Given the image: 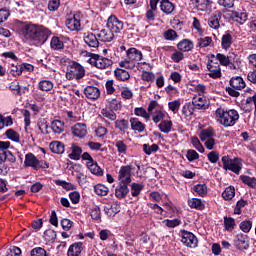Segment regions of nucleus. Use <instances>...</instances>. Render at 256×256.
<instances>
[{
  "instance_id": "nucleus-1",
  "label": "nucleus",
  "mask_w": 256,
  "mask_h": 256,
  "mask_svg": "<svg viewBox=\"0 0 256 256\" xmlns=\"http://www.w3.org/2000/svg\"><path fill=\"white\" fill-rule=\"evenodd\" d=\"M21 33L27 41H30L32 45L39 47L47 43V39L51 36V30L45 26H39L36 24H24L21 27Z\"/></svg>"
},
{
  "instance_id": "nucleus-2",
  "label": "nucleus",
  "mask_w": 256,
  "mask_h": 256,
  "mask_svg": "<svg viewBox=\"0 0 256 256\" xmlns=\"http://www.w3.org/2000/svg\"><path fill=\"white\" fill-rule=\"evenodd\" d=\"M216 119L223 127H233L239 121V112L235 109L225 110L218 108L216 110Z\"/></svg>"
},
{
  "instance_id": "nucleus-3",
  "label": "nucleus",
  "mask_w": 256,
  "mask_h": 256,
  "mask_svg": "<svg viewBox=\"0 0 256 256\" xmlns=\"http://www.w3.org/2000/svg\"><path fill=\"white\" fill-rule=\"evenodd\" d=\"M143 59V53L141 50H137V48H129L126 51V59L119 63L120 67H124L125 69H135V65L137 62Z\"/></svg>"
},
{
  "instance_id": "nucleus-4",
  "label": "nucleus",
  "mask_w": 256,
  "mask_h": 256,
  "mask_svg": "<svg viewBox=\"0 0 256 256\" xmlns=\"http://www.w3.org/2000/svg\"><path fill=\"white\" fill-rule=\"evenodd\" d=\"M131 171H136V175H139V171H141V165L137 161L130 163L125 166H121L118 172V181L119 183H126L129 185L131 183Z\"/></svg>"
},
{
  "instance_id": "nucleus-5",
  "label": "nucleus",
  "mask_w": 256,
  "mask_h": 256,
  "mask_svg": "<svg viewBox=\"0 0 256 256\" xmlns=\"http://www.w3.org/2000/svg\"><path fill=\"white\" fill-rule=\"evenodd\" d=\"M222 163L225 171H232L235 175H239V173H241V169H243V164L239 158L230 159L229 156H223Z\"/></svg>"
},
{
  "instance_id": "nucleus-6",
  "label": "nucleus",
  "mask_w": 256,
  "mask_h": 256,
  "mask_svg": "<svg viewBox=\"0 0 256 256\" xmlns=\"http://www.w3.org/2000/svg\"><path fill=\"white\" fill-rule=\"evenodd\" d=\"M88 63L97 69H108V67L113 65V60L105 58L99 54H91L90 58L88 59Z\"/></svg>"
},
{
  "instance_id": "nucleus-7",
  "label": "nucleus",
  "mask_w": 256,
  "mask_h": 256,
  "mask_svg": "<svg viewBox=\"0 0 256 256\" xmlns=\"http://www.w3.org/2000/svg\"><path fill=\"white\" fill-rule=\"evenodd\" d=\"M216 61H219L220 65L224 67H229L231 71H237L241 68V61H231V56L229 57L221 53L216 54Z\"/></svg>"
},
{
  "instance_id": "nucleus-8",
  "label": "nucleus",
  "mask_w": 256,
  "mask_h": 256,
  "mask_svg": "<svg viewBox=\"0 0 256 256\" xmlns=\"http://www.w3.org/2000/svg\"><path fill=\"white\" fill-rule=\"evenodd\" d=\"M66 77L68 79H76L79 81V79L85 77V68L77 62H73L70 66V71L66 73Z\"/></svg>"
},
{
  "instance_id": "nucleus-9",
  "label": "nucleus",
  "mask_w": 256,
  "mask_h": 256,
  "mask_svg": "<svg viewBox=\"0 0 256 256\" xmlns=\"http://www.w3.org/2000/svg\"><path fill=\"white\" fill-rule=\"evenodd\" d=\"M180 233L183 245H186V247H190L191 249H195V247H197L198 240L195 234L187 230H181Z\"/></svg>"
},
{
  "instance_id": "nucleus-10",
  "label": "nucleus",
  "mask_w": 256,
  "mask_h": 256,
  "mask_svg": "<svg viewBox=\"0 0 256 256\" xmlns=\"http://www.w3.org/2000/svg\"><path fill=\"white\" fill-rule=\"evenodd\" d=\"M107 29H110L112 31V33H121V31H123V21L119 20V18H117V16L115 15H111L108 20H107V24H106Z\"/></svg>"
},
{
  "instance_id": "nucleus-11",
  "label": "nucleus",
  "mask_w": 256,
  "mask_h": 256,
  "mask_svg": "<svg viewBox=\"0 0 256 256\" xmlns=\"http://www.w3.org/2000/svg\"><path fill=\"white\" fill-rule=\"evenodd\" d=\"M234 245L239 251L249 249V236L247 234L238 233L234 237Z\"/></svg>"
},
{
  "instance_id": "nucleus-12",
  "label": "nucleus",
  "mask_w": 256,
  "mask_h": 256,
  "mask_svg": "<svg viewBox=\"0 0 256 256\" xmlns=\"http://www.w3.org/2000/svg\"><path fill=\"white\" fill-rule=\"evenodd\" d=\"M207 69L209 71L208 75L212 77V79H219V77H221V65H219L218 62L208 60Z\"/></svg>"
},
{
  "instance_id": "nucleus-13",
  "label": "nucleus",
  "mask_w": 256,
  "mask_h": 256,
  "mask_svg": "<svg viewBox=\"0 0 256 256\" xmlns=\"http://www.w3.org/2000/svg\"><path fill=\"white\" fill-rule=\"evenodd\" d=\"M163 51H173V53L170 56V59L173 61V63H181L185 59V54L181 51L175 49L173 46H164L162 47Z\"/></svg>"
},
{
  "instance_id": "nucleus-14",
  "label": "nucleus",
  "mask_w": 256,
  "mask_h": 256,
  "mask_svg": "<svg viewBox=\"0 0 256 256\" xmlns=\"http://www.w3.org/2000/svg\"><path fill=\"white\" fill-rule=\"evenodd\" d=\"M66 27L70 31H81V14H74L72 18L66 20Z\"/></svg>"
},
{
  "instance_id": "nucleus-15",
  "label": "nucleus",
  "mask_w": 256,
  "mask_h": 256,
  "mask_svg": "<svg viewBox=\"0 0 256 256\" xmlns=\"http://www.w3.org/2000/svg\"><path fill=\"white\" fill-rule=\"evenodd\" d=\"M71 131L74 137L84 139V137L87 136V125L83 123H77L72 127Z\"/></svg>"
},
{
  "instance_id": "nucleus-16",
  "label": "nucleus",
  "mask_w": 256,
  "mask_h": 256,
  "mask_svg": "<svg viewBox=\"0 0 256 256\" xmlns=\"http://www.w3.org/2000/svg\"><path fill=\"white\" fill-rule=\"evenodd\" d=\"M192 104H194L195 109L198 110L209 109V100H207V97L205 96H194Z\"/></svg>"
},
{
  "instance_id": "nucleus-17",
  "label": "nucleus",
  "mask_w": 256,
  "mask_h": 256,
  "mask_svg": "<svg viewBox=\"0 0 256 256\" xmlns=\"http://www.w3.org/2000/svg\"><path fill=\"white\" fill-rule=\"evenodd\" d=\"M97 37L99 41H102L103 43H111V41L115 39V34L108 28L100 30Z\"/></svg>"
},
{
  "instance_id": "nucleus-18",
  "label": "nucleus",
  "mask_w": 256,
  "mask_h": 256,
  "mask_svg": "<svg viewBox=\"0 0 256 256\" xmlns=\"http://www.w3.org/2000/svg\"><path fill=\"white\" fill-rule=\"evenodd\" d=\"M84 94L86 95L87 99L95 101L101 97V90L95 86H87L84 89Z\"/></svg>"
},
{
  "instance_id": "nucleus-19",
  "label": "nucleus",
  "mask_w": 256,
  "mask_h": 256,
  "mask_svg": "<svg viewBox=\"0 0 256 256\" xmlns=\"http://www.w3.org/2000/svg\"><path fill=\"white\" fill-rule=\"evenodd\" d=\"M39 160L33 153H27L25 155L24 167H31L34 171H37Z\"/></svg>"
},
{
  "instance_id": "nucleus-20",
  "label": "nucleus",
  "mask_w": 256,
  "mask_h": 256,
  "mask_svg": "<svg viewBox=\"0 0 256 256\" xmlns=\"http://www.w3.org/2000/svg\"><path fill=\"white\" fill-rule=\"evenodd\" d=\"M84 43L88 45V47H91L93 49H97L99 47V39H97V35L88 32L84 34Z\"/></svg>"
},
{
  "instance_id": "nucleus-21",
  "label": "nucleus",
  "mask_w": 256,
  "mask_h": 256,
  "mask_svg": "<svg viewBox=\"0 0 256 256\" xmlns=\"http://www.w3.org/2000/svg\"><path fill=\"white\" fill-rule=\"evenodd\" d=\"M223 14L221 12H215L209 19H208V26L210 29H219L221 27V17Z\"/></svg>"
},
{
  "instance_id": "nucleus-22",
  "label": "nucleus",
  "mask_w": 256,
  "mask_h": 256,
  "mask_svg": "<svg viewBox=\"0 0 256 256\" xmlns=\"http://www.w3.org/2000/svg\"><path fill=\"white\" fill-rule=\"evenodd\" d=\"M195 47V44L193 43V41L185 38L183 40H181L178 44H177V49L179 51H182L183 53H189V51H193V48Z\"/></svg>"
},
{
  "instance_id": "nucleus-23",
  "label": "nucleus",
  "mask_w": 256,
  "mask_h": 256,
  "mask_svg": "<svg viewBox=\"0 0 256 256\" xmlns=\"http://www.w3.org/2000/svg\"><path fill=\"white\" fill-rule=\"evenodd\" d=\"M249 15L247 14V11L238 10L232 12V19L233 21H236V23H239V25H244V23L247 21Z\"/></svg>"
},
{
  "instance_id": "nucleus-24",
  "label": "nucleus",
  "mask_w": 256,
  "mask_h": 256,
  "mask_svg": "<svg viewBox=\"0 0 256 256\" xmlns=\"http://www.w3.org/2000/svg\"><path fill=\"white\" fill-rule=\"evenodd\" d=\"M83 251V242H76L69 246L67 256H81Z\"/></svg>"
},
{
  "instance_id": "nucleus-25",
  "label": "nucleus",
  "mask_w": 256,
  "mask_h": 256,
  "mask_svg": "<svg viewBox=\"0 0 256 256\" xmlns=\"http://www.w3.org/2000/svg\"><path fill=\"white\" fill-rule=\"evenodd\" d=\"M128 193H129V184L119 182V185L115 190V195L117 199H125Z\"/></svg>"
},
{
  "instance_id": "nucleus-26",
  "label": "nucleus",
  "mask_w": 256,
  "mask_h": 256,
  "mask_svg": "<svg viewBox=\"0 0 256 256\" xmlns=\"http://www.w3.org/2000/svg\"><path fill=\"white\" fill-rule=\"evenodd\" d=\"M160 10L162 11V13H165V15H171V13L175 11V4H173L169 0H161Z\"/></svg>"
},
{
  "instance_id": "nucleus-27",
  "label": "nucleus",
  "mask_w": 256,
  "mask_h": 256,
  "mask_svg": "<svg viewBox=\"0 0 256 256\" xmlns=\"http://www.w3.org/2000/svg\"><path fill=\"white\" fill-rule=\"evenodd\" d=\"M230 86L233 89L241 91L242 89H245V87H246L245 80H243L241 78V76L233 77L230 79Z\"/></svg>"
},
{
  "instance_id": "nucleus-28",
  "label": "nucleus",
  "mask_w": 256,
  "mask_h": 256,
  "mask_svg": "<svg viewBox=\"0 0 256 256\" xmlns=\"http://www.w3.org/2000/svg\"><path fill=\"white\" fill-rule=\"evenodd\" d=\"M49 147L50 151L56 153V155H63V153H65V144H63V142L53 141L50 143Z\"/></svg>"
},
{
  "instance_id": "nucleus-29",
  "label": "nucleus",
  "mask_w": 256,
  "mask_h": 256,
  "mask_svg": "<svg viewBox=\"0 0 256 256\" xmlns=\"http://www.w3.org/2000/svg\"><path fill=\"white\" fill-rule=\"evenodd\" d=\"M121 211V206L117 203L107 205L104 207V212L108 217H115Z\"/></svg>"
},
{
  "instance_id": "nucleus-30",
  "label": "nucleus",
  "mask_w": 256,
  "mask_h": 256,
  "mask_svg": "<svg viewBox=\"0 0 256 256\" xmlns=\"http://www.w3.org/2000/svg\"><path fill=\"white\" fill-rule=\"evenodd\" d=\"M71 150L72 152L68 155L69 159H72L73 161H79V159H81L83 149L77 144H72Z\"/></svg>"
},
{
  "instance_id": "nucleus-31",
  "label": "nucleus",
  "mask_w": 256,
  "mask_h": 256,
  "mask_svg": "<svg viewBox=\"0 0 256 256\" xmlns=\"http://www.w3.org/2000/svg\"><path fill=\"white\" fill-rule=\"evenodd\" d=\"M158 129L159 131H161V133H165L166 135H168V133H171V131H173V121L162 120L158 125Z\"/></svg>"
},
{
  "instance_id": "nucleus-32",
  "label": "nucleus",
  "mask_w": 256,
  "mask_h": 256,
  "mask_svg": "<svg viewBox=\"0 0 256 256\" xmlns=\"http://www.w3.org/2000/svg\"><path fill=\"white\" fill-rule=\"evenodd\" d=\"M115 129H118L120 131L121 135H125L127 130L129 129V121L125 119L116 120L114 122Z\"/></svg>"
},
{
  "instance_id": "nucleus-33",
  "label": "nucleus",
  "mask_w": 256,
  "mask_h": 256,
  "mask_svg": "<svg viewBox=\"0 0 256 256\" xmlns=\"http://www.w3.org/2000/svg\"><path fill=\"white\" fill-rule=\"evenodd\" d=\"M130 125L132 131H137L138 133H143V131H145V124L140 122L138 118H130Z\"/></svg>"
},
{
  "instance_id": "nucleus-34",
  "label": "nucleus",
  "mask_w": 256,
  "mask_h": 256,
  "mask_svg": "<svg viewBox=\"0 0 256 256\" xmlns=\"http://www.w3.org/2000/svg\"><path fill=\"white\" fill-rule=\"evenodd\" d=\"M188 205L191 209H197L198 211H203V209H205V203H203L199 198L189 199Z\"/></svg>"
},
{
  "instance_id": "nucleus-35",
  "label": "nucleus",
  "mask_w": 256,
  "mask_h": 256,
  "mask_svg": "<svg viewBox=\"0 0 256 256\" xmlns=\"http://www.w3.org/2000/svg\"><path fill=\"white\" fill-rule=\"evenodd\" d=\"M215 137V130L213 128H206L200 131L199 138L200 140L207 141L209 139H213Z\"/></svg>"
},
{
  "instance_id": "nucleus-36",
  "label": "nucleus",
  "mask_w": 256,
  "mask_h": 256,
  "mask_svg": "<svg viewBox=\"0 0 256 256\" xmlns=\"http://www.w3.org/2000/svg\"><path fill=\"white\" fill-rule=\"evenodd\" d=\"M89 171L93 174V175H97L98 177H101L103 175V169H101V167H99V165L97 164V162L93 161V162H87L86 163Z\"/></svg>"
},
{
  "instance_id": "nucleus-37",
  "label": "nucleus",
  "mask_w": 256,
  "mask_h": 256,
  "mask_svg": "<svg viewBox=\"0 0 256 256\" xmlns=\"http://www.w3.org/2000/svg\"><path fill=\"white\" fill-rule=\"evenodd\" d=\"M51 130L53 133H56V135H61V133L65 131V124L61 122V120H54L51 123Z\"/></svg>"
},
{
  "instance_id": "nucleus-38",
  "label": "nucleus",
  "mask_w": 256,
  "mask_h": 256,
  "mask_svg": "<svg viewBox=\"0 0 256 256\" xmlns=\"http://www.w3.org/2000/svg\"><path fill=\"white\" fill-rule=\"evenodd\" d=\"M231 45H233V36H231L230 33L224 34L221 39V47L225 51L231 48Z\"/></svg>"
},
{
  "instance_id": "nucleus-39",
  "label": "nucleus",
  "mask_w": 256,
  "mask_h": 256,
  "mask_svg": "<svg viewBox=\"0 0 256 256\" xmlns=\"http://www.w3.org/2000/svg\"><path fill=\"white\" fill-rule=\"evenodd\" d=\"M114 75L118 81H128L131 77V74L127 70L121 68L116 69Z\"/></svg>"
},
{
  "instance_id": "nucleus-40",
  "label": "nucleus",
  "mask_w": 256,
  "mask_h": 256,
  "mask_svg": "<svg viewBox=\"0 0 256 256\" xmlns=\"http://www.w3.org/2000/svg\"><path fill=\"white\" fill-rule=\"evenodd\" d=\"M50 47L54 51H61V49H64L65 44L63 43L62 40H60L59 37L53 36L50 42Z\"/></svg>"
},
{
  "instance_id": "nucleus-41",
  "label": "nucleus",
  "mask_w": 256,
  "mask_h": 256,
  "mask_svg": "<svg viewBox=\"0 0 256 256\" xmlns=\"http://www.w3.org/2000/svg\"><path fill=\"white\" fill-rule=\"evenodd\" d=\"M192 191L197 193L199 197H207V184H196L193 186Z\"/></svg>"
},
{
  "instance_id": "nucleus-42",
  "label": "nucleus",
  "mask_w": 256,
  "mask_h": 256,
  "mask_svg": "<svg viewBox=\"0 0 256 256\" xmlns=\"http://www.w3.org/2000/svg\"><path fill=\"white\" fill-rule=\"evenodd\" d=\"M198 11H207L211 7V0H192Z\"/></svg>"
},
{
  "instance_id": "nucleus-43",
  "label": "nucleus",
  "mask_w": 256,
  "mask_h": 256,
  "mask_svg": "<svg viewBox=\"0 0 256 256\" xmlns=\"http://www.w3.org/2000/svg\"><path fill=\"white\" fill-rule=\"evenodd\" d=\"M101 115L104 119H109V121H117V114L111 108H104L101 110Z\"/></svg>"
},
{
  "instance_id": "nucleus-44",
  "label": "nucleus",
  "mask_w": 256,
  "mask_h": 256,
  "mask_svg": "<svg viewBox=\"0 0 256 256\" xmlns=\"http://www.w3.org/2000/svg\"><path fill=\"white\" fill-rule=\"evenodd\" d=\"M195 109L197 108H195L193 102H188L183 106L182 113L185 117H191L195 113Z\"/></svg>"
},
{
  "instance_id": "nucleus-45",
  "label": "nucleus",
  "mask_w": 256,
  "mask_h": 256,
  "mask_svg": "<svg viewBox=\"0 0 256 256\" xmlns=\"http://www.w3.org/2000/svg\"><path fill=\"white\" fill-rule=\"evenodd\" d=\"M240 179H241L242 183H244V185L251 187V189L256 188V178L255 177L242 175V176H240Z\"/></svg>"
},
{
  "instance_id": "nucleus-46",
  "label": "nucleus",
  "mask_w": 256,
  "mask_h": 256,
  "mask_svg": "<svg viewBox=\"0 0 256 256\" xmlns=\"http://www.w3.org/2000/svg\"><path fill=\"white\" fill-rule=\"evenodd\" d=\"M94 193H96V195H99L100 197H105V195L109 194V188H107V186L103 184H97L96 186H94Z\"/></svg>"
},
{
  "instance_id": "nucleus-47",
  "label": "nucleus",
  "mask_w": 256,
  "mask_h": 256,
  "mask_svg": "<svg viewBox=\"0 0 256 256\" xmlns=\"http://www.w3.org/2000/svg\"><path fill=\"white\" fill-rule=\"evenodd\" d=\"M163 37L166 41H177L179 35L173 29H168L163 33Z\"/></svg>"
},
{
  "instance_id": "nucleus-48",
  "label": "nucleus",
  "mask_w": 256,
  "mask_h": 256,
  "mask_svg": "<svg viewBox=\"0 0 256 256\" xmlns=\"http://www.w3.org/2000/svg\"><path fill=\"white\" fill-rule=\"evenodd\" d=\"M222 197L225 201H231V199H233V197H235V187H232V186L227 187L223 191Z\"/></svg>"
},
{
  "instance_id": "nucleus-49",
  "label": "nucleus",
  "mask_w": 256,
  "mask_h": 256,
  "mask_svg": "<svg viewBox=\"0 0 256 256\" xmlns=\"http://www.w3.org/2000/svg\"><path fill=\"white\" fill-rule=\"evenodd\" d=\"M90 215L93 221L101 223V208H99V206H92Z\"/></svg>"
},
{
  "instance_id": "nucleus-50",
  "label": "nucleus",
  "mask_w": 256,
  "mask_h": 256,
  "mask_svg": "<svg viewBox=\"0 0 256 256\" xmlns=\"http://www.w3.org/2000/svg\"><path fill=\"white\" fill-rule=\"evenodd\" d=\"M40 91H51L53 89V82L51 80H42L38 83Z\"/></svg>"
},
{
  "instance_id": "nucleus-51",
  "label": "nucleus",
  "mask_w": 256,
  "mask_h": 256,
  "mask_svg": "<svg viewBox=\"0 0 256 256\" xmlns=\"http://www.w3.org/2000/svg\"><path fill=\"white\" fill-rule=\"evenodd\" d=\"M211 43H213V38H211L209 36L197 39V47H200L202 49L205 47H209V45H211Z\"/></svg>"
},
{
  "instance_id": "nucleus-52",
  "label": "nucleus",
  "mask_w": 256,
  "mask_h": 256,
  "mask_svg": "<svg viewBox=\"0 0 256 256\" xmlns=\"http://www.w3.org/2000/svg\"><path fill=\"white\" fill-rule=\"evenodd\" d=\"M5 135H6L7 139H9L10 141H14V143H19V141H20L19 133H17L13 129H8L5 132Z\"/></svg>"
},
{
  "instance_id": "nucleus-53",
  "label": "nucleus",
  "mask_w": 256,
  "mask_h": 256,
  "mask_svg": "<svg viewBox=\"0 0 256 256\" xmlns=\"http://www.w3.org/2000/svg\"><path fill=\"white\" fill-rule=\"evenodd\" d=\"M0 159L1 161H9V163H15V161H17V158H15L11 151H4L0 153Z\"/></svg>"
},
{
  "instance_id": "nucleus-54",
  "label": "nucleus",
  "mask_w": 256,
  "mask_h": 256,
  "mask_svg": "<svg viewBox=\"0 0 256 256\" xmlns=\"http://www.w3.org/2000/svg\"><path fill=\"white\" fill-rule=\"evenodd\" d=\"M153 123H161L165 119V113L161 110H156L154 113H150Z\"/></svg>"
},
{
  "instance_id": "nucleus-55",
  "label": "nucleus",
  "mask_w": 256,
  "mask_h": 256,
  "mask_svg": "<svg viewBox=\"0 0 256 256\" xmlns=\"http://www.w3.org/2000/svg\"><path fill=\"white\" fill-rule=\"evenodd\" d=\"M11 125H13V119L10 116L4 117L0 114V131L5 127H11Z\"/></svg>"
},
{
  "instance_id": "nucleus-56",
  "label": "nucleus",
  "mask_w": 256,
  "mask_h": 256,
  "mask_svg": "<svg viewBox=\"0 0 256 256\" xmlns=\"http://www.w3.org/2000/svg\"><path fill=\"white\" fill-rule=\"evenodd\" d=\"M191 143L194 149H197L199 153H205V147H203V144H201V141L199 140V138L193 136L191 138Z\"/></svg>"
},
{
  "instance_id": "nucleus-57",
  "label": "nucleus",
  "mask_w": 256,
  "mask_h": 256,
  "mask_svg": "<svg viewBox=\"0 0 256 256\" xmlns=\"http://www.w3.org/2000/svg\"><path fill=\"white\" fill-rule=\"evenodd\" d=\"M143 191V185L139 183H132L131 184V195L132 197H138Z\"/></svg>"
},
{
  "instance_id": "nucleus-58",
  "label": "nucleus",
  "mask_w": 256,
  "mask_h": 256,
  "mask_svg": "<svg viewBox=\"0 0 256 256\" xmlns=\"http://www.w3.org/2000/svg\"><path fill=\"white\" fill-rule=\"evenodd\" d=\"M224 227L226 231H233L235 229V219L232 217H224Z\"/></svg>"
},
{
  "instance_id": "nucleus-59",
  "label": "nucleus",
  "mask_w": 256,
  "mask_h": 256,
  "mask_svg": "<svg viewBox=\"0 0 256 256\" xmlns=\"http://www.w3.org/2000/svg\"><path fill=\"white\" fill-rule=\"evenodd\" d=\"M30 255L31 256H50L49 253H47V250L41 247L33 248L30 252Z\"/></svg>"
},
{
  "instance_id": "nucleus-60",
  "label": "nucleus",
  "mask_w": 256,
  "mask_h": 256,
  "mask_svg": "<svg viewBox=\"0 0 256 256\" xmlns=\"http://www.w3.org/2000/svg\"><path fill=\"white\" fill-rule=\"evenodd\" d=\"M186 159L190 162L193 163V161H197L199 159V153L193 149L187 150L186 153Z\"/></svg>"
},
{
  "instance_id": "nucleus-61",
  "label": "nucleus",
  "mask_w": 256,
  "mask_h": 256,
  "mask_svg": "<svg viewBox=\"0 0 256 256\" xmlns=\"http://www.w3.org/2000/svg\"><path fill=\"white\" fill-rule=\"evenodd\" d=\"M61 7V0H49L48 1V11H58Z\"/></svg>"
},
{
  "instance_id": "nucleus-62",
  "label": "nucleus",
  "mask_w": 256,
  "mask_h": 256,
  "mask_svg": "<svg viewBox=\"0 0 256 256\" xmlns=\"http://www.w3.org/2000/svg\"><path fill=\"white\" fill-rule=\"evenodd\" d=\"M134 115L137 117H143L144 119H149V117H151L149 112H147V110H145L143 107L135 108Z\"/></svg>"
},
{
  "instance_id": "nucleus-63",
  "label": "nucleus",
  "mask_w": 256,
  "mask_h": 256,
  "mask_svg": "<svg viewBox=\"0 0 256 256\" xmlns=\"http://www.w3.org/2000/svg\"><path fill=\"white\" fill-rule=\"evenodd\" d=\"M115 147L117 148L118 153L125 154L127 153V144L122 140H117L115 142Z\"/></svg>"
},
{
  "instance_id": "nucleus-64",
  "label": "nucleus",
  "mask_w": 256,
  "mask_h": 256,
  "mask_svg": "<svg viewBox=\"0 0 256 256\" xmlns=\"http://www.w3.org/2000/svg\"><path fill=\"white\" fill-rule=\"evenodd\" d=\"M6 256H21V248L16 247V246H11L7 250Z\"/></svg>"
}]
</instances>
